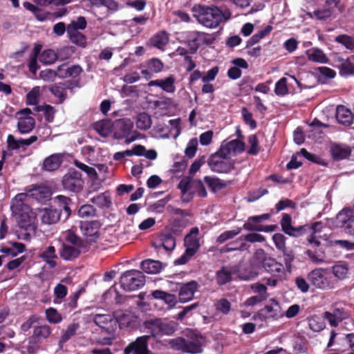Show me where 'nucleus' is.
Segmentation results:
<instances>
[{"mask_svg":"<svg viewBox=\"0 0 354 354\" xmlns=\"http://www.w3.org/2000/svg\"><path fill=\"white\" fill-rule=\"evenodd\" d=\"M349 312L344 308H335L332 312H326L324 318L331 326H337L339 322L349 317Z\"/></svg>","mask_w":354,"mask_h":354,"instance_id":"21","label":"nucleus"},{"mask_svg":"<svg viewBox=\"0 0 354 354\" xmlns=\"http://www.w3.org/2000/svg\"><path fill=\"white\" fill-rule=\"evenodd\" d=\"M287 80L285 77L281 78L275 84L274 93L277 95L283 96L288 93V88L286 85Z\"/></svg>","mask_w":354,"mask_h":354,"instance_id":"62","label":"nucleus"},{"mask_svg":"<svg viewBox=\"0 0 354 354\" xmlns=\"http://www.w3.org/2000/svg\"><path fill=\"white\" fill-rule=\"evenodd\" d=\"M66 243H63L59 250L60 257L66 261H71L80 254V249L85 247L84 241L73 232H68L66 238Z\"/></svg>","mask_w":354,"mask_h":354,"instance_id":"8","label":"nucleus"},{"mask_svg":"<svg viewBox=\"0 0 354 354\" xmlns=\"http://www.w3.org/2000/svg\"><path fill=\"white\" fill-rule=\"evenodd\" d=\"M192 11L198 24L210 29L217 28L221 23L227 21L231 15L229 11L223 12L214 6L196 4L192 7Z\"/></svg>","mask_w":354,"mask_h":354,"instance_id":"3","label":"nucleus"},{"mask_svg":"<svg viewBox=\"0 0 354 354\" xmlns=\"http://www.w3.org/2000/svg\"><path fill=\"white\" fill-rule=\"evenodd\" d=\"M250 248V245L244 242L243 239V236H240L235 240H233L226 244L221 249V252L223 253L230 252L233 251H245L248 250Z\"/></svg>","mask_w":354,"mask_h":354,"instance_id":"28","label":"nucleus"},{"mask_svg":"<svg viewBox=\"0 0 354 354\" xmlns=\"http://www.w3.org/2000/svg\"><path fill=\"white\" fill-rule=\"evenodd\" d=\"M216 310L223 315H227L231 310V304L225 298L218 299L214 303Z\"/></svg>","mask_w":354,"mask_h":354,"instance_id":"54","label":"nucleus"},{"mask_svg":"<svg viewBox=\"0 0 354 354\" xmlns=\"http://www.w3.org/2000/svg\"><path fill=\"white\" fill-rule=\"evenodd\" d=\"M67 292V287L62 283H58L54 288L55 302H61V300L66 296Z\"/></svg>","mask_w":354,"mask_h":354,"instance_id":"61","label":"nucleus"},{"mask_svg":"<svg viewBox=\"0 0 354 354\" xmlns=\"http://www.w3.org/2000/svg\"><path fill=\"white\" fill-rule=\"evenodd\" d=\"M308 280L316 288L330 290L336 286L337 280L332 272L326 268H315L308 274Z\"/></svg>","mask_w":354,"mask_h":354,"instance_id":"7","label":"nucleus"},{"mask_svg":"<svg viewBox=\"0 0 354 354\" xmlns=\"http://www.w3.org/2000/svg\"><path fill=\"white\" fill-rule=\"evenodd\" d=\"M308 326L312 330L315 332L322 330L324 327L321 318L316 316L308 319Z\"/></svg>","mask_w":354,"mask_h":354,"instance_id":"63","label":"nucleus"},{"mask_svg":"<svg viewBox=\"0 0 354 354\" xmlns=\"http://www.w3.org/2000/svg\"><path fill=\"white\" fill-rule=\"evenodd\" d=\"M348 272V268L345 263H338L333 266V274L338 279H344Z\"/></svg>","mask_w":354,"mask_h":354,"instance_id":"56","label":"nucleus"},{"mask_svg":"<svg viewBox=\"0 0 354 354\" xmlns=\"http://www.w3.org/2000/svg\"><path fill=\"white\" fill-rule=\"evenodd\" d=\"M54 201L55 202H57L61 207L63 208L66 214V217L69 216L71 214V209L69 207L71 199L68 197L62 195H58L55 197Z\"/></svg>","mask_w":354,"mask_h":354,"instance_id":"58","label":"nucleus"},{"mask_svg":"<svg viewBox=\"0 0 354 354\" xmlns=\"http://www.w3.org/2000/svg\"><path fill=\"white\" fill-rule=\"evenodd\" d=\"M57 59V53L51 49L44 50L39 55V59L45 64H51Z\"/></svg>","mask_w":354,"mask_h":354,"instance_id":"48","label":"nucleus"},{"mask_svg":"<svg viewBox=\"0 0 354 354\" xmlns=\"http://www.w3.org/2000/svg\"><path fill=\"white\" fill-rule=\"evenodd\" d=\"M350 150L346 147L335 145L331 147V153L334 159L342 160L350 155Z\"/></svg>","mask_w":354,"mask_h":354,"instance_id":"45","label":"nucleus"},{"mask_svg":"<svg viewBox=\"0 0 354 354\" xmlns=\"http://www.w3.org/2000/svg\"><path fill=\"white\" fill-rule=\"evenodd\" d=\"M178 187L182 192L181 198L185 203H189L194 197V191L192 190L189 183L187 182L180 181Z\"/></svg>","mask_w":354,"mask_h":354,"instance_id":"44","label":"nucleus"},{"mask_svg":"<svg viewBox=\"0 0 354 354\" xmlns=\"http://www.w3.org/2000/svg\"><path fill=\"white\" fill-rule=\"evenodd\" d=\"M42 259L50 268H53L57 266L55 259H57L56 250L54 246L50 245L45 248L39 254Z\"/></svg>","mask_w":354,"mask_h":354,"instance_id":"33","label":"nucleus"},{"mask_svg":"<svg viewBox=\"0 0 354 354\" xmlns=\"http://www.w3.org/2000/svg\"><path fill=\"white\" fill-rule=\"evenodd\" d=\"M151 295L156 299L164 301L169 307L175 306L176 303V297L174 295L160 290L153 291Z\"/></svg>","mask_w":354,"mask_h":354,"instance_id":"37","label":"nucleus"},{"mask_svg":"<svg viewBox=\"0 0 354 354\" xmlns=\"http://www.w3.org/2000/svg\"><path fill=\"white\" fill-rule=\"evenodd\" d=\"M93 322L104 329L106 333L111 334L114 332L116 321L115 317L109 314H96L93 316Z\"/></svg>","mask_w":354,"mask_h":354,"instance_id":"18","label":"nucleus"},{"mask_svg":"<svg viewBox=\"0 0 354 354\" xmlns=\"http://www.w3.org/2000/svg\"><path fill=\"white\" fill-rule=\"evenodd\" d=\"M91 202L100 208H109L112 204L109 192H104L94 196L91 198Z\"/></svg>","mask_w":354,"mask_h":354,"instance_id":"38","label":"nucleus"},{"mask_svg":"<svg viewBox=\"0 0 354 354\" xmlns=\"http://www.w3.org/2000/svg\"><path fill=\"white\" fill-rule=\"evenodd\" d=\"M263 267L274 277H279L284 272L283 265L271 257H268L264 260Z\"/></svg>","mask_w":354,"mask_h":354,"instance_id":"26","label":"nucleus"},{"mask_svg":"<svg viewBox=\"0 0 354 354\" xmlns=\"http://www.w3.org/2000/svg\"><path fill=\"white\" fill-rule=\"evenodd\" d=\"M281 226L283 232L290 236L299 237L308 234L307 241L313 248L319 247L321 244L320 239L322 238L321 232L324 224L320 221L295 227L292 225L291 216L288 214H283L281 220Z\"/></svg>","mask_w":354,"mask_h":354,"instance_id":"2","label":"nucleus"},{"mask_svg":"<svg viewBox=\"0 0 354 354\" xmlns=\"http://www.w3.org/2000/svg\"><path fill=\"white\" fill-rule=\"evenodd\" d=\"M67 34L68 35L70 40L73 43L81 47L86 46V39L82 33L76 31V30L73 29L71 28H67Z\"/></svg>","mask_w":354,"mask_h":354,"instance_id":"39","label":"nucleus"},{"mask_svg":"<svg viewBox=\"0 0 354 354\" xmlns=\"http://www.w3.org/2000/svg\"><path fill=\"white\" fill-rule=\"evenodd\" d=\"M306 53L309 61L319 64H327L329 62L326 55L319 48H313L309 49L306 50Z\"/></svg>","mask_w":354,"mask_h":354,"instance_id":"32","label":"nucleus"},{"mask_svg":"<svg viewBox=\"0 0 354 354\" xmlns=\"http://www.w3.org/2000/svg\"><path fill=\"white\" fill-rule=\"evenodd\" d=\"M144 331L151 336L160 338L163 336L172 335L176 330L175 322L162 318H150L143 323Z\"/></svg>","mask_w":354,"mask_h":354,"instance_id":"5","label":"nucleus"},{"mask_svg":"<svg viewBox=\"0 0 354 354\" xmlns=\"http://www.w3.org/2000/svg\"><path fill=\"white\" fill-rule=\"evenodd\" d=\"M40 95V88L39 86L34 87L26 95V103L28 105L35 106L38 104Z\"/></svg>","mask_w":354,"mask_h":354,"instance_id":"55","label":"nucleus"},{"mask_svg":"<svg viewBox=\"0 0 354 354\" xmlns=\"http://www.w3.org/2000/svg\"><path fill=\"white\" fill-rule=\"evenodd\" d=\"M46 316L47 320L53 324H58L62 319V315L53 308H49L46 310Z\"/></svg>","mask_w":354,"mask_h":354,"instance_id":"60","label":"nucleus"},{"mask_svg":"<svg viewBox=\"0 0 354 354\" xmlns=\"http://www.w3.org/2000/svg\"><path fill=\"white\" fill-rule=\"evenodd\" d=\"M198 283L194 281L184 283L180 286L179 290V300L182 303L192 300L194 293L198 289Z\"/></svg>","mask_w":354,"mask_h":354,"instance_id":"24","label":"nucleus"},{"mask_svg":"<svg viewBox=\"0 0 354 354\" xmlns=\"http://www.w3.org/2000/svg\"><path fill=\"white\" fill-rule=\"evenodd\" d=\"M259 316L263 320H277L284 315L280 304L274 299H270L265 306L259 310Z\"/></svg>","mask_w":354,"mask_h":354,"instance_id":"12","label":"nucleus"},{"mask_svg":"<svg viewBox=\"0 0 354 354\" xmlns=\"http://www.w3.org/2000/svg\"><path fill=\"white\" fill-rule=\"evenodd\" d=\"M25 250V245L22 243L15 242L10 247H4L1 249V252L8 256L16 257Z\"/></svg>","mask_w":354,"mask_h":354,"instance_id":"41","label":"nucleus"},{"mask_svg":"<svg viewBox=\"0 0 354 354\" xmlns=\"http://www.w3.org/2000/svg\"><path fill=\"white\" fill-rule=\"evenodd\" d=\"M28 194L20 193L12 200L11 210L12 214L22 228L31 227L34 214L28 205Z\"/></svg>","mask_w":354,"mask_h":354,"instance_id":"4","label":"nucleus"},{"mask_svg":"<svg viewBox=\"0 0 354 354\" xmlns=\"http://www.w3.org/2000/svg\"><path fill=\"white\" fill-rule=\"evenodd\" d=\"M80 328V325L77 323H73L68 326L65 331L64 332L61 339L59 340V344H64L69 340L73 336L75 335L77 330Z\"/></svg>","mask_w":354,"mask_h":354,"instance_id":"51","label":"nucleus"},{"mask_svg":"<svg viewBox=\"0 0 354 354\" xmlns=\"http://www.w3.org/2000/svg\"><path fill=\"white\" fill-rule=\"evenodd\" d=\"M342 62L340 73L344 75H354V65L348 59H339Z\"/></svg>","mask_w":354,"mask_h":354,"instance_id":"64","label":"nucleus"},{"mask_svg":"<svg viewBox=\"0 0 354 354\" xmlns=\"http://www.w3.org/2000/svg\"><path fill=\"white\" fill-rule=\"evenodd\" d=\"M204 344V337L198 334L187 337V339L184 337H177L169 341V344L172 349L189 354L202 353Z\"/></svg>","mask_w":354,"mask_h":354,"instance_id":"6","label":"nucleus"},{"mask_svg":"<svg viewBox=\"0 0 354 354\" xmlns=\"http://www.w3.org/2000/svg\"><path fill=\"white\" fill-rule=\"evenodd\" d=\"M62 161L59 154H53L47 157L43 163V169L48 171H53L59 168Z\"/></svg>","mask_w":354,"mask_h":354,"instance_id":"34","label":"nucleus"},{"mask_svg":"<svg viewBox=\"0 0 354 354\" xmlns=\"http://www.w3.org/2000/svg\"><path fill=\"white\" fill-rule=\"evenodd\" d=\"M341 0H325L324 4L313 12H307V15L311 18L318 21H326L332 19L336 9L342 12L340 5Z\"/></svg>","mask_w":354,"mask_h":354,"instance_id":"10","label":"nucleus"},{"mask_svg":"<svg viewBox=\"0 0 354 354\" xmlns=\"http://www.w3.org/2000/svg\"><path fill=\"white\" fill-rule=\"evenodd\" d=\"M245 149V144L243 141L234 139L230 141L225 140L223 142L219 150L218 154L223 157H230L243 152Z\"/></svg>","mask_w":354,"mask_h":354,"instance_id":"16","label":"nucleus"},{"mask_svg":"<svg viewBox=\"0 0 354 354\" xmlns=\"http://www.w3.org/2000/svg\"><path fill=\"white\" fill-rule=\"evenodd\" d=\"M116 324L121 328H133L136 322L137 317L129 312L118 311L115 313Z\"/></svg>","mask_w":354,"mask_h":354,"instance_id":"25","label":"nucleus"},{"mask_svg":"<svg viewBox=\"0 0 354 354\" xmlns=\"http://www.w3.org/2000/svg\"><path fill=\"white\" fill-rule=\"evenodd\" d=\"M93 129L102 137L109 136L112 131V123L110 120H102L93 124Z\"/></svg>","mask_w":354,"mask_h":354,"instance_id":"36","label":"nucleus"},{"mask_svg":"<svg viewBox=\"0 0 354 354\" xmlns=\"http://www.w3.org/2000/svg\"><path fill=\"white\" fill-rule=\"evenodd\" d=\"M60 218L59 211L53 208H46L43 211L41 221L44 223L50 225L57 223Z\"/></svg>","mask_w":354,"mask_h":354,"instance_id":"35","label":"nucleus"},{"mask_svg":"<svg viewBox=\"0 0 354 354\" xmlns=\"http://www.w3.org/2000/svg\"><path fill=\"white\" fill-rule=\"evenodd\" d=\"M241 231V227H236L233 230L224 231L216 238V242L218 244L224 243L229 240L233 239L236 236L239 234Z\"/></svg>","mask_w":354,"mask_h":354,"instance_id":"43","label":"nucleus"},{"mask_svg":"<svg viewBox=\"0 0 354 354\" xmlns=\"http://www.w3.org/2000/svg\"><path fill=\"white\" fill-rule=\"evenodd\" d=\"M281 226L283 232L290 236L299 237L308 234L307 241L313 248L319 247L321 244L320 239L322 238L321 232L324 224L320 221L295 227L292 225L291 216L288 214H283L281 220Z\"/></svg>","mask_w":354,"mask_h":354,"instance_id":"1","label":"nucleus"},{"mask_svg":"<svg viewBox=\"0 0 354 354\" xmlns=\"http://www.w3.org/2000/svg\"><path fill=\"white\" fill-rule=\"evenodd\" d=\"M28 194V198L31 196L37 201L42 202L50 198L51 191L50 188L46 186L37 185L30 189Z\"/></svg>","mask_w":354,"mask_h":354,"instance_id":"27","label":"nucleus"},{"mask_svg":"<svg viewBox=\"0 0 354 354\" xmlns=\"http://www.w3.org/2000/svg\"><path fill=\"white\" fill-rule=\"evenodd\" d=\"M145 283V277L142 272L131 270L124 272L120 277L121 288L126 291H134Z\"/></svg>","mask_w":354,"mask_h":354,"instance_id":"9","label":"nucleus"},{"mask_svg":"<svg viewBox=\"0 0 354 354\" xmlns=\"http://www.w3.org/2000/svg\"><path fill=\"white\" fill-rule=\"evenodd\" d=\"M50 328L47 325L35 327L33 330V336L37 339H46L50 336Z\"/></svg>","mask_w":354,"mask_h":354,"instance_id":"57","label":"nucleus"},{"mask_svg":"<svg viewBox=\"0 0 354 354\" xmlns=\"http://www.w3.org/2000/svg\"><path fill=\"white\" fill-rule=\"evenodd\" d=\"M169 37L165 32H161L154 35L150 40L151 44L158 48L163 49L164 47L167 44Z\"/></svg>","mask_w":354,"mask_h":354,"instance_id":"42","label":"nucleus"},{"mask_svg":"<svg viewBox=\"0 0 354 354\" xmlns=\"http://www.w3.org/2000/svg\"><path fill=\"white\" fill-rule=\"evenodd\" d=\"M336 119L339 124L349 125L353 121V114L348 109L339 105L336 109Z\"/></svg>","mask_w":354,"mask_h":354,"instance_id":"30","label":"nucleus"},{"mask_svg":"<svg viewBox=\"0 0 354 354\" xmlns=\"http://www.w3.org/2000/svg\"><path fill=\"white\" fill-rule=\"evenodd\" d=\"M229 157H223L218 151L209 160L211 169L217 173H228L233 169V163L228 160Z\"/></svg>","mask_w":354,"mask_h":354,"instance_id":"15","label":"nucleus"},{"mask_svg":"<svg viewBox=\"0 0 354 354\" xmlns=\"http://www.w3.org/2000/svg\"><path fill=\"white\" fill-rule=\"evenodd\" d=\"M68 87L65 84H59L53 85L50 87V92L59 99V102L62 103L66 98V89Z\"/></svg>","mask_w":354,"mask_h":354,"instance_id":"46","label":"nucleus"},{"mask_svg":"<svg viewBox=\"0 0 354 354\" xmlns=\"http://www.w3.org/2000/svg\"><path fill=\"white\" fill-rule=\"evenodd\" d=\"M136 127L141 130H147L150 128L151 125V120L150 116L146 113H140L136 120Z\"/></svg>","mask_w":354,"mask_h":354,"instance_id":"47","label":"nucleus"},{"mask_svg":"<svg viewBox=\"0 0 354 354\" xmlns=\"http://www.w3.org/2000/svg\"><path fill=\"white\" fill-rule=\"evenodd\" d=\"M216 280L218 285L223 286L232 280V273L223 268L216 272Z\"/></svg>","mask_w":354,"mask_h":354,"instance_id":"50","label":"nucleus"},{"mask_svg":"<svg viewBox=\"0 0 354 354\" xmlns=\"http://www.w3.org/2000/svg\"><path fill=\"white\" fill-rule=\"evenodd\" d=\"M199 230L198 227H192L188 234L185 237V246L189 255H194L200 248L198 235Z\"/></svg>","mask_w":354,"mask_h":354,"instance_id":"20","label":"nucleus"},{"mask_svg":"<svg viewBox=\"0 0 354 354\" xmlns=\"http://www.w3.org/2000/svg\"><path fill=\"white\" fill-rule=\"evenodd\" d=\"M31 114L32 111L28 108L21 109L17 113V128L21 133H28L33 129L35 121Z\"/></svg>","mask_w":354,"mask_h":354,"instance_id":"13","label":"nucleus"},{"mask_svg":"<svg viewBox=\"0 0 354 354\" xmlns=\"http://www.w3.org/2000/svg\"><path fill=\"white\" fill-rule=\"evenodd\" d=\"M163 268L160 261L153 259H146L141 263V269L147 274H158Z\"/></svg>","mask_w":354,"mask_h":354,"instance_id":"31","label":"nucleus"},{"mask_svg":"<svg viewBox=\"0 0 354 354\" xmlns=\"http://www.w3.org/2000/svg\"><path fill=\"white\" fill-rule=\"evenodd\" d=\"M82 72L80 65H69L64 63L57 67V77L59 78L76 77Z\"/></svg>","mask_w":354,"mask_h":354,"instance_id":"23","label":"nucleus"},{"mask_svg":"<svg viewBox=\"0 0 354 354\" xmlns=\"http://www.w3.org/2000/svg\"><path fill=\"white\" fill-rule=\"evenodd\" d=\"M78 215L83 218H93L97 215V211L91 205H84L80 207Z\"/></svg>","mask_w":354,"mask_h":354,"instance_id":"52","label":"nucleus"},{"mask_svg":"<svg viewBox=\"0 0 354 354\" xmlns=\"http://www.w3.org/2000/svg\"><path fill=\"white\" fill-rule=\"evenodd\" d=\"M204 181L213 192H218L226 187V184L216 177L207 176L204 177Z\"/></svg>","mask_w":354,"mask_h":354,"instance_id":"40","label":"nucleus"},{"mask_svg":"<svg viewBox=\"0 0 354 354\" xmlns=\"http://www.w3.org/2000/svg\"><path fill=\"white\" fill-rule=\"evenodd\" d=\"M335 41L343 45L348 50H354V38L350 35H339L335 38Z\"/></svg>","mask_w":354,"mask_h":354,"instance_id":"49","label":"nucleus"},{"mask_svg":"<svg viewBox=\"0 0 354 354\" xmlns=\"http://www.w3.org/2000/svg\"><path fill=\"white\" fill-rule=\"evenodd\" d=\"M353 220L354 215H353L351 209L345 208L337 214L335 225L337 227H344L345 230L350 221Z\"/></svg>","mask_w":354,"mask_h":354,"instance_id":"29","label":"nucleus"},{"mask_svg":"<svg viewBox=\"0 0 354 354\" xmlns=\"http://www.w3.org/2000/svg\"><path fill=\"white\" fill-rule=\"evenodd\" d=\"M149 335L139 337L124 349L125 354H151L148 350V340Z\"/></svg>","mask_w":354,"mask_h":354,"instance_id":"17","label":"nucleus"},{"mask_svg":"<svg viewBox=\"0 0 354 354\" xmlns=\"http://www.w3.org/2000/svg\"><path fill=\"white\" fill-rule=\"evenodd\" d=\"M189 183L194 191V194L196 192L201 198L207 196V193L206 189L201 180H194Z\"/></svg>","mask_w":354,"mask_h":354,"instance_id":"53","label":"nucleus"},{"mask_svg":"<svg viewBox=\"0 0 354 354\" xmlns=\"http://www.w3.org/2000/svg\"><path fill=\"white\" fill-rule=\"evenodd\" d=\"M176 77L171 75L164 79L151 80L148 83L149 86L160 88L167 93H174L176 91Z\"/></svg>","mask_w":354,"mask_h":354,"instance_id":"22","label":"nucleus"},{"mask_svg":"<svg viewBox=\"0 0 354 354\" xmlns=\"http://www.w3.org/2000/svg\"><path fill=\"white\" fill-rule=\"evenodd\" d=\"M214 38L209 34L193 31L189 33L187 39L188 45L192 53H194L202 45H210L213 43Z\"/></svg>","mask_w":354,"mask_h":354,"instance_id":"14","label":"nucleus"},{"mask_svg":"<svg viewBox=\"0 0 354 354\" xmlns=\"http://www.w3.org/2000/svg\"><path fill=\"white\" fill-rule=\"evenodd\" d=\"M62 186L64 189L79 193L83 189L84 180L80 172L71 169L62 178Z\"/></svg>","mask_w":354,"mask_h":354,"instance_id":"11","label":"nucleus"},{"mask_svg":"<svg viewBox=\"0 0 354 354\" xmlns=\"http://www.w3.org/2000/svg\"><path fill=\"white\" fill-rule=\"evenodd\" d=\"M100 223L97 221L81 222L80 230L86 241L95 242L99 236Z\"/></svg>","mask_w":354,"mask_h":354,"instance_id":"19","label":"nucleus"},{"mask_svg":"<svg viewBox=\"0 0 354 354\" xmlns=\"http://www.w3.org/2000/svg\"><path fill=\"white\" fill-rule=\"evenodd\" d=\"M147 67L151 73H158L162 71L163 63L158 58H152L147 61Z\"/></svg>","mask_w":354,"mask_h":354,"instance_id":"59","label":"nucleus"}]
</instances>
